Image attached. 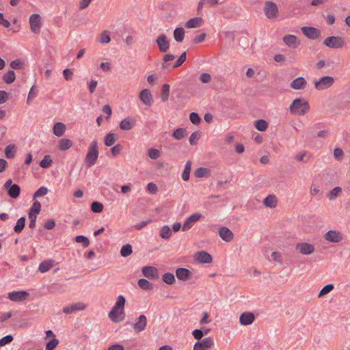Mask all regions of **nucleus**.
I'll return each instance as SVG.
<instances>
[{"label":"nucleus","instance_id":"f704fd0d","mask_svg":"<svg viewBox=\"0 0 350 350\" xmlns=\"http://www.w3.org/2000/svg\"><path fill=\"white\" fill-rule=\"evenodd\" d=\"M53 260H44L40 264L38 270L41 273H45L51 269V267H53Z\"/></svg>","mask_w":350,"mask_h":350},{"label":"nucleus","instance_id":"dca6fc26","mask_svg":"<svg viewBox=\"0 0 350 350\" xmlns=\"http://www.w3.org/2000/svg\"><path fill=\"white\" fill-rule=\"evenodd\" d=\"M29 25L30 29L33 33H39L41 27V21L40 15L37 14H32L29 17Z\"/></svg>","mask_w":350,"mask_h":350},{"label":"nucleus","instance_id":"f8f14e48","mask_svg":"<svg viewBox=\"0 0 350 350\" xmlns=\"http://www.w3.org/2000/svg\"><path fill=\"white\" fill-rule=\"evenodd\" d=\"M147 318L144 314L139 315L136 321L131 325L135 333H140L145 330L147 326Z\"/></svg>","mask_w":350,"mask_h":350},{"label":"nucleus","instance_id":"4be33fe9","mask_svg":"<svg viewBox=\"0 0 350 350\" xmlns=\"http://www.w3.org/2000/svg\"><path fill=\"white\" fill-rule=\"evenodd\" d=\"M307 85L306 80L302 77H299L295 79H293L290 84V86L292 89L295 90H304Z\"/></svg>","mask_w":350,"mask_h":350},{"label":"nucleus","instance_id":"9b49d317","mask_svg":"<svg viewBox=\"0 0 350 350\" xmlns=\"http://www.w3.org/2000/svg\"><path fill=\"white\" fill-rule=\"evenodd\" d=\"M214 346V340L211 337L204 338L193 345V350H208Z\"/></svg>","mask_w":350,"mask_h":350},{"label":"nucleus","instance_id":"473e14b6","mask_svg":"<svg viewBox=\"0 0 350 350\" xmlns=\"http://www.w3.org/2000/svg\"><path fill=\"white\" fill-rule=\"evenodd\" d=\"M172 230L168 226L165 225L162 226L159 233V235L162 239H169L172 237Z\"/></svg>","mask_w":350,"mask_h":350},{"label":"nucleus","instance_id":"58836bf2","mask_svg":"<svg viewBox=\"0 0 350 350\" xmlns=\"http://www.w3.org/2000/svg\"><path fill=\"white\" fill-rule=\"evenodd\" d=\"M254 126L258 131L262 132L267 130L268 123L266 120L260 119L255 121Z\"/></svg>","mask_w":350,"mask_h":350},{"label":"nucleus","instance_id":"a878e982","mask_svg":"<svg viewBox=\"0 0 350 350\" xmlns=\"http://www.w3.org/2000/svg\"><path fill=\"white\" fill-rule=\"evenodd\" d=\"M263 204L267 208H274L278 205V198L275 195H269L264 199Z\"/></svg>","mask_w":350,"mask_h":350},{"label":"nucleus","instance_id":"3c124183","mask_svg":"<svg viewBox=\"0 0 350 350\" xmlns=\"http://www.w3.org/2000/svg\"><path fill=\"white\" fill-rule=\"evenodd\" d=\"M71 305L72 306L74 312L81 311L87 308V304L81 301L73 303Z\"/></svg>","mask_w":350,"mask_h":350},{"label":"nucleus","instance_id":"052dcab7","mask_svg":"<svg viewBox=\"0 0 350 350\" xmlns=\"http://www.w3.org/2000/svg\"><path fill=\"white\" fill-rule=\"evenodd\" d=\"M175 56L171 54L165 55L163 57V62L162 63V68H167L168 67L167 62L172 61Z\"/></svg>","mask_w":350,"mask_h":350},{"label":"nucleus","instance_id":"39448f33","mask_svg":"<svg viewBox=\"0 0 350 350\" xmlns=\"http://www.w3.org/2000/svg\"><path fill=\"white\" fill-rule=\"evenodd\" d=\"M314 88L318 91H323L331 88L334 83V79L331 76H323L313 81Z\"/></svg>","mask_w":350,"mask_h":350},{"label":"nucleus","instance_id":"6e6552de","mask_svg":"<svg viewBox=\"0 0 350 350\" xmlns=\"http://www.w3.org/2000/svg\"><path fill=\"white\" fill-rule=\"evenodd\" d=\"M323 44L331 49H341L345 46V41L340 36H332L323 40Z\"/></svg>","mask_w":350,"mask_h":350},{"label":"nucleus","instance_id":"f257e3e1","mask_svg":"<svg viewBox=\"0 0 350 350\" xmlns=\"http://www.w3.org/2000/svg\"><path fill=\"white\" fill-rule=\"evenodd\" d=\"M125 304L126 299L123 295H118L116 297V302L108 314V317L112 322L118 323L124 320L126 317Z\"/></svg>","mask_w":350,"mask_h":350},{"label":"nucleus","instance_id":"a211bd4d","mask_svg":"<svg viewBox=\"0 0 350 350\" xmlns=\"http://www.w3.org/2000/svg\"><path fill=\"white\" fill-rule=\"evenodd\" d=\"M141 101L146 106H151L153 103V98L150 91L148 89L142 90L139 94Z\"/></svg>","mask_w":350,"mask_h":350},{"label":"nucleus","instance_id":"864d4df0","mask_svg":"<svg viewBox=\"0 0 350 350\" xmlns=\"http://www.w3.org/2000/svg\"><path fill=\"white\" fill-rule=\"evenodd\" d=\"M48 193V189L45 187H40L33 194V198L44 196Z\"/></svg>","mask_w":350,"mask_h":350},{"label":"nucleus","instance_id":"603ef678","mask_svg":"<svg viewBox=\"0 0 350 350\" xmlns=\"http://www.w3.org/2000/svg\"><path fill=\"white\" fill-rule=\"evenodd\" d=\"M41 210V204L38 201H35L31 205L29 212L38 215Z\"/></svg>","mask_w":350,"mask_h":350},{"label":"nucleus","instance_id":"7ed1b4c3","mask_svg":"<svg viewBox=\"0 0 350 350\" xmlns=\"http://www.w3.org/2000/svg\"><path fill=\"white\" fill-rule=\"evenodd\" d=\"M99 151H98V145L96 140L92 141L88 146V152L85 157V163L88 167H92L94 165L98 158Z\"/></svg>","mask_w":350,"mask_h":350},{"label":"nucleus","instance_id":"09e8293b","mask_svg":"<svg viewBox=\"0 0 350 350\" xmlns=\"http://www.w3.org/2000/svg\"><path fill=\"white\" fill-rule=\"evenodd\" d=\"M38 95V90L36 85H33L28 94V96L27 98V103L29 104L31 102V100L36 98Z\"/></svg>","mask_w":350,"mask_h":350},{"label":"nucleus","instance_id":"b1692460","mask_svg":"<svg viewBox=\"0 0 350 350\" xmlns=\"http://www.w3.org/2000/svg\"><path fill=\"white\" fill-rule=\"evenodd\" d=\"M283 41L286 45L291 48H297L299 42L297 38L294 35H286L283 38Z\"/></svg>","mask_w":350,"mask_h":350},{"label":"nucleus","instance_id":"423d86ee","mask_svg":"<svg viewBox=\"0 0 350 350\" xmlns=\"http://www.w3.org/2000/svg\"><path fill=\"white\" fill-rule=\"evenodd\" d=\"M263 10L265 16L270 20H275L279 16L278 7L277 4L272 1H266Z\"/></svg>","mask_w":350,"mask_h":350},{"label":"nucleus","instance_id":"2f4dec72","mask_svg":"<svg viewBox=\"0 0 350 350\" xmlns=\"http://www.w3.org/2000/svg\"><path fill=\"white\" fill-rule=\"evenodd\" d=\"M187 135V130L185 128H178L176 129L173 133L172 137L177 140L183 139Z\"/></svg>","mask_w":350,"mask_h":350},{"label":"nucleus","instance_id":"ea45409f","mask_svg":"<svg viewBox=\"0 0 350 350\" xmlns=\"http://www.w3.org/2000/svg\"><path fill=\"white\" fill-rule=\"evenodd\" d=\"M116 135L114 133H109L104 138V144L106 146H111L116 142Z\"/></svg>","mask_w":350,"mask_h":350},{"label":"nucleus","instance_id":"6e6d98bb","mask_svg":"<svg viewBox=\"0 0 350 350\" xmlns=\"http://www.w3.org/2000/svg\"><path fill=\"white\" fill-rule=\"evenodd\" d=\"M91 209L94 213H100L103 210V205L98 202H94L91 204Z\"/></svg>","mask_w":350,"mask_h":350},{"label":"nucleus","instance_id":"774afa93","mask_svg":"<svg viewBox=\"0 0 350 350\" xmlns=\"http://www.w3.org/2000/svg\"><path fill=\"white\" fill-rule=\"evenodd\" d=\"M100 68L103 72H109L112 69V66L111 64L109 62H101L100 64Z\"/></svg>","mask_w":350,"mask_h":350},{"label":"nucleus","instance_id":"c756f323","mask_svg":"<svg viewBox=\"0 0 350 350\" xmlns=\"http://www.w3.org/2000/svg\"><path fill=\"white\" fill-rule=\"evenodd\" d=\"M342 192V189L340 187H336L333 189H332L329 193H327V198L329 200H334L341 196Z\"/></svg>","mask_w":350,"mask_h":350},{"label":"nucleus","instance_id":"bf43d9fd","mask_svg":"<svg viewBox=\"0 0 350 350\" xmlns=\"http://www.w3.org/2000/svg\"><path fill=\"white\" fill-rule=\"evenodd\" d=\"M200 135L198 132H193L189 137V141L191 145H196L199 140Z\"/></svg>","mask_w":350,"mask_h":350},{"label":"nucleus","instance_id":"e433bc0d","mask_svg":"<svg viewBox=\"0 0 350 350\" xmlns=\"http://www.w3.org/2000/svg\"><path fill=\"white\" fill-rule=\"evenodd\" d=\"M16 152V147L15 145L10 144L5 149V157L8 159L14 157Z\"/></svg>","mask_w":350,"mask_h":350},{"label":"nucleus","instance_id":"2eb2a0df","mask_svg":"<svg viewBox=\"0 0 350 350\" xmlns=\"http://www.w3.org/2000/svg\"><path fill=\"white\" fill-rule=\"evenodd\" d=\"M159 49L161 53L167 52L170 49V41L165 34H160L156 40Z\"/></svg>","mask_w":350,"mask_h":350},{"label":"nucleus","instance_id":"49530a36","mask_svg":"<svg viewBox=\"0 0 350 350\" xmlns=\"http://www.w3.org/2000/svg\"><path fill=\"white\" fill-rule=\"evenodd\" d=\"M111 41V38L109 36V31L105 30L103 31L99 37V42L100 44H108Z\"/></svg>","mask_w":350,"mask_h":350},{"label":"nucleus","instance_id":"338daca9","mask_svg":"<svg viewBox=\"0 0 350 350\" xmlns=\"http://www.w3.org/2000/svg\"><path fill=\"white\" fill-rule=\"evenodd\" d=\"M23 63L19 59L14 60L10 63V67L12 69H21L23 68Z\"/></svg>","mask_w":350,"mask_h":350},{"label":"nucleus","instance_id":"8fccbe9b","mask_svg":"<svg viewBox=\"0 0 350 350\" xmlns=\"http://www.w3.org/2000/svg\"><path fill=\"white\" fill-rule=\"evenodd\" d=\"M52 159L50 155H45L40 163V165L42 168H48L51 165Z\"/></svg>","mask_w":350,"mask_h":350},{"label":"nucleus","instance_id":"4c0bfd02","mask_svg":"<svg viewBox=\"0 0 350 350\" xmlns=\"http://www.w3.org/2000/svg\"><path fill=\"white\" fill-rule=\"evenodd\" d=\"M139 286L144 291H150L153 288V285L146 279H139L138 280Z\"/></svg>","mask_w":350,"mask_h":350},{"label":"nucleus","instance_id":"cd10ccee","mask_svg":"<svg viewBox=\"0 0 350 350\" xmlns=\"http://www.w3.org/2000/svg\"><path fill=\"white\" fill-rule=\"evenodd\" d=\"M66 129V127L64 123L60 122H56L53 125V133L55 136L61 137L64 134Z\"/></svg>","mask_w":350,"mask_h":350},{"label":"nucleus","instance_id":"f3484780","mask_svg":"<svg viewBox=\"0 0 350 350\" xmlns=\"http://www.w3.org/2000/svg\"><path fill=\"white\" fill-rule=\"evenodd\" d=\"M301 31L307 38L312 40L318 39L321 36L320 30L314 27H302Z\"/></svg>","mask_w":350,"mask_h":350},{"label":"nucleus","instance_id":"79ce46f5","mask_svg":"<svg viewBox=\"0 0 350 350\" xmlns=\"http://www.w3.org/2000/svg\"><path fill=\"white\" fill-rule=\"evenodd\" d=\"M133 252L132 246L130 244L124 245L120 250V255L122 257H127Z\"/></svg>","mask_w":350,"mask_h":350},{"label":"nucleus","instance_id":"a18cd8bd","mask_svg":"<svg viewBox=\"0 0 350 350\" xmlns=\"http://www.w3.org/2000/svg\"><path fill=\"white\" fill-rule=\"evenodd\" d=\"M3 79L4 81L7 84H11L15 80V73H14V72L13 70H9L7 73H5L3 75Z\"/></svg>","mask_w":350,"mask_h":350},{"label":"nucleus","instance_id":"aec40b11","mask_svg":"<svg viewBox=\"0 0 350 350\" xmlns=\"http://www.w3.org/2000/svg\"><path fill=\"white\" fill-rule=\"evenodd\" d=\"M194 259L200 263H211L213 260L212 256L205 251H200L195 254Z\"/></svg>","mask_w":350,"mask_h":350},{"label":"nucleus","instance_id":"f03ea898","mask_svg":"<svg viewBox=\"0 0 350 350\" xmlns=\"http://www.w3.org/2000/svg\"><path fill=\"white\" fill-rule=\"evenodd\" d=\"M310 110V105L305 98H296L289 105V111L292 115L302 116Z\"/></svg>","mask_w":350,"mask_h":350},{"label":"nucleus","instance_id":"5701e85b","mask_svg":"<svg viewBox=\"0 0 350 350\" xmlns=\"http://www.w3.org/2000/svg\"><path fill=\"white\" fill-rule=\"evenodd\" d=\"M143 275L148 278H155L158 275V270L156 267L152 266L144 267L142 269Z\"/></svg>","mask_w":350,"mask_h":350},{"label":"nucleus","instance_id":"412c9836","mask_svg":"<svg viewBox=\"0 0 350 350\" xmlns=\"http://www.w3.org/2000/svg\"><path fill=\"white\" fill-rule=\"evenodd\" d=\"M218 232L220 238L226 242H230L234 239L233 232L227 227H221Z\"/></svg>","mask_w":350,"mask_h":350},{"label":"nucleus","instance_id":"a19ab883","mask_svg":"<svg viewBox=\"0 0 350 350\" xmlns=\"http://www.w3.org/2000/svg\"><path fill=\"white\" fill-rule=\"evenodd\" d=\"M25 217H22L17 220L16 224L14 228L15 232L20 233L22 232L25 225Z\"/></svg>","mask_w":350,"mask_h":350},{"label":"nucleus","instance_id":"c85d7f7f","mask_svg":"<svg viewBox=\"0 0 350 350\" xmlns=\"http://www.w3.org/2000/svg\"><path fill=\"white\" fill-rule=\"evenodd\" d=\"M72 146V142L67 138H62L58 142V148L62 151L70 149Z\"/></svg>","mask_w":350,"mask_h":350},{"label":"nucleus","instance_id":"1a4fd4ad","mask_svg":"<svg viewBox=\"0 0 350 350\" xmlns=\"http://www.w3.org/2000/svg\"><path fill=\"white\" fill-rule=\"evenodd\" d=\"M202 217V215L199 212H196L189 217H187L183 224L182 230L183 232L190 230L196 223H197Z\"/></svg>","mask_w":350,"mask_h":350},{"label":"nucleus","instance_id":"680f3d73","mask_svg":"<svg viewBox=\"0 0 350 350\" xmlns=\"http://www.w3.org/2000/svg\"><path fill=\"white\" fill-rule=\"evenodd\" d=\"M190 121L194 124H198L200 122V118L197 113L192 112L189 115Z\"/></svg>","mask_w":350,"mask_h":350},{"label":"nucleus","instance_id":"0eeeda50","mask_svg":"<svg viewBox=\"0 0 350 350\" xmlns=\"http://www.w3.org/2000/svg\"><path fill=\"white\" fill-rule=\"evenodd\" d=\"M295 249L297 252L305 256L311 255L315 252L314 245L306 241L297 243Z\"/></svg>","mask_w":350,"mask_h":350},{"label":"nucleus","instance_id":"e2e57ef3","mask_svg":"<svg viewBox=\"0 0 350 350\" xmlns=\"http://www.w3.org/2000/svg\"><path fill=\"white\" fill-rule=\"evenodd\" d=\"M13 340V337L11 335H7L0 339V347L5 346L10 343Z\"/></svg>","mask_w":350,"mask_h":350},{"label":"nucleus","instance_id":"de8ad7c7","mask_svg":"<svg viewBox=\"0 0 350 350\" xmlns=\"http://www.w3.org/2000/svg\"><path fill=\"white\" fill-rule=\"evenodd\" d=\"M170 94V85L164 84L162 86V92L161 95V98L163 102H165L168 100Z\"/></svg>","mask_w":350,"mask_h":350},{"label":"nucleus","instance_id":"4468645a","mask_svg":"<svg viewBox=\"0 0 350 350\" xmlns=\"http://www.w3.org/2000/svg\"><path fill=\"white\" fill-rule=\"evenodd\" d=\"M137 123V120L133 116H127L124 118L119 124V127L122 131L131 130Z\"/></svg>","mask_w":350,"mask_h":350},{"label":"nucleus","instance_id":"13d9d810","mask_svg":"<svg viewBox=\"0 0 350 350\" xmlns=\"http://www.w3.org/2000/svg\"><path fill=\"white\" fill-rule=\"evenodd\" d=\"M59 344V340L53 338L46 345V350H53Z\"/></svg>","mask_w":350,"mask_h":350},{"label":"nucleus","instance_id":"ddd939ff","mask_svg":"<svg viewBox=\"0 0 350 350\" xmlns=\"http://www.w3.org/2000/svg\"><path fill=\"white\" fill-rule=\"evenodd\" d=\"M29 293L25 291H12L8 293V297L12 301L21 302L25 300Z\"/></svg>","mask_w":350,"mask_h":350},{"label":"nucleus","instance_id":"37998d69","mask_svg":"<svg viewBox=\"0 0 350 350\" xmlns=\"http://www.w3.org/2000/svg\"><path fill=\"white\" fill-rule=\"evenodd\" d=\"M334 288L332 284H329L323 287L318 295V297L321 298L329 293Z\"/></svg>","mask_w":350,"mask_h":350},{"label":"nucleus","instance_id":"9d476101","mask_svg":"<svg viewBox=\"0 0 350 350\" xmlns=\"http://www.w3.org/2000/svg\"><path fill=\"white\" fill-rule=\"evenodd\" d=\"M7 190L8 195L12 198H16L19 196L21 192L20 187L16 184H13L11 179L6 180L3 185Z\"/></svg>","mask_w":350,"mask_h":350},{"label":"nucleus","instance_id":"c9c22d12","mask_svg":"<svg viewBox=\"0 0 350 350\" xmlns=\"http://www.w3.org/2000/svg\"><path fill=\"white\" fill-rule=\"evenodd\" d=\"M174 38L176 41L182 42L185 38V30L181 27L176 28L174 31Z\"/></svg>","mask_w":350,"mask_h":350},{"label":"nucleus","instance_id":"393cba45","mask_svg":"<svg viewBox=\"0 0 350 350\" xmlns=\"http://www.w3.org/2000/svg\"><path fill=\"white\" fill-rule=\"evenodd\" d=\"M191 275V271L186 268H178L176 270V275L180 280H187L190 278Z\"/></svg>","mask_w":350,"mask_h":350},{"label":"nucleus","instance_id":"c03bdc74","mask_svg":"<svg viewBox=\"0 0 350 350\" xmlns=\"http://www.w3.org/2000/svg\"><path fill=\"white\" fill-rule=\"evenodd\" d=\"M162 280L167 284H173L175 282V277L174 274L171 273H165L162 275Z\"/></svg>","mask_w":350,"mask_h":350},{"label":"nucleus","instance_id":"6ab92c4d","mask_svg":"<svg viewBox=\"0 0 350 350\" xmlns=\"http://www.w3.org/2000/svg\"><path fill=\"white\" fill-rule=\"evenodd\" d=\"M254 320L255 316L250 312H244L239 317V323L242 325H252Z\"/></svg>","mask_w":350,"mask_h":350},{"label":"nucleus","instance_id":"69168bd1","mask_svg":"<svg viewBox=\"0 0 350 350\" xmlns=\"http://www.w3.org/2000/svg\"><path fill=\"white\" fill-rule=\"evenodd\" d=\"M98 85V82L96 80H94V79H91L88 83V90H89V92L90 94H92L94 92L96 88V86Z\"/></svg>","mask_w":350,"mask_h":350},{"label":"nucleus","instance_id":"bb28decb","mask_svg":"<svg viewBox=\"0 0 350 350\" xmlns=\"http://www.w3.org/2000/svg\"><path fill=\"white\" fill-rule=\"evenodd\" d=\"M203 20L201 17H195L185 23V27L188 29L199 27L202 25Z\"/></svg>","mask_w":350,"mask_h":350},{"label":"nucleus","instance_id":"0e129e2a","mask_svg":"<svg viewBox=\"0 0 350 350\" xmlns=\"http://www.w3.org/2000/svg\"><path fill=\"white\" fill-rule=\"evenodd\" d=\"M200 81L203 83H208L211 80V76L210 74L204 72L200 75Z\"/></svg>","mask_w":350,"mask_h":350},{"label":"nucleus","instance_id":"4d7b16f0","mask_svg":"<svg viewBox=\"0 0 350 350\" xmlns=\"http://www.w3.org/2000/svg\"><path fill=\"white\" fill-rule=\"evenodd\" d=\"M149 157L152 159H157L160 157V152L156 148H150L148 151Z\"/></svg>","mask_w":350,"mask_h":350},{"label":"nucleus","instance_id":"5fc2aeb1","mask_svg":"<svg viewBox=\"0 0 350 350\" xmlns=\"http://www.w3.org/2000/svg\"><path fill=\"white\" fill-rule=\"evenodd\" d=\"M75 241L79 243H82L85 247L90 245L89 239L83 235H79L75 237Z\"/></svg>","mask_w":350,"mask_h":350},{"label":"nucleus","instance_id":"7c9ffc66","mask_svg":"<svg viewBox=\"0 0 350 350\" xmlns=\"http://www.w3.org/2000/svg\"><path fill=\"white\" fill-rule=\"evenodd\" d=\"M211 175V171L206 167H199L194 172V176L197 178L207 177Z\"/></svg>","mask_w":350,"mask_h":350},{"label":"nucleus","instance_id":"20e7f679","mask_svg":"<svg viewBox=\"0 0 350 350\" xmlns=\"http://www.w3.org/2000/svg\"><path fill=\"white\" fill-rule=\"evenodd\" d=\"M323 238L329 243L338 244L344 241L345 237L340 230L331 229L323 234Z\"/></svg>","mask_w":350,"mask_h":350},{"label":"nucleus","instance_id":"72a5a7b5","mask_svg":"<svg viewBox=\"0 0 350 350\" xmlns=\"http://www.w3.org/2000/svg\"><path fill=\"white\" fill-rule=\"evenodd\" d=\"M191 170V162L190 161H188L185 165L184 170L181 175L183 180L187 181L189 179Z\"/></svg>","mask_w":350,"mask_h":350}]
</instances>
